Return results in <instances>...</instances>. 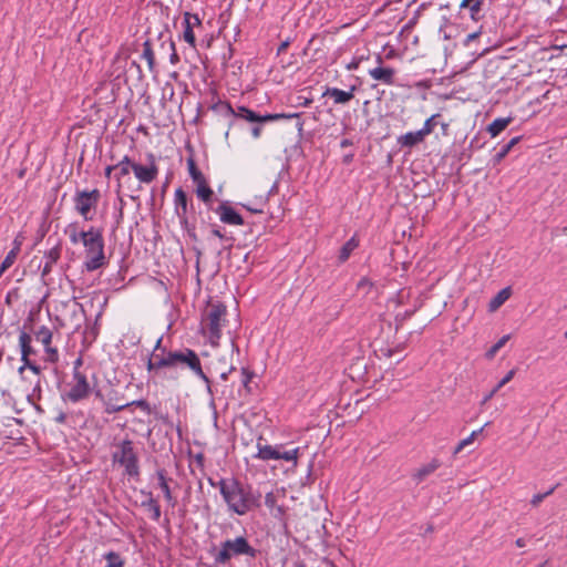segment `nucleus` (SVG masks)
Wrapping results in <instances>:
<instances>
[{"label":"nucleus","instance_id":"obj_10","mask_svg":"<svg viewBox=\"0 0 567 567\" xmlns=\"http://www.w3.org/2000/svg\"><path fill=\"white\" fill-rule=\"evenodd\" d=\"M262 437H259L257 441V454L256 457L261 461H269V460H284L286 462H291L293 466L298 465V460L301 453L300 447H296L292 450H289L282 454H278L277 450L272 445L268 444H261Z\"/></svg>","mask_w":567,"mask_h":567},{"label":"nucleus","instance_id":"obj_56","mask_svg":"<svg viewBox=\"0 0 567 567\" xmlns=\"http://www.w3.org/2000/svg\"><path fill=\"white\" fill-rule=\"evenodd\" d=\"M515 544L517 547H524L526 545V542L524 538H517Z\"/></svg>","mask_w":567,"mask_h":567},{"label":"nucleus","instance_id":"obj_1","mask_svg":"<svg viewBox=\"0 0 567 567\" xmlns=\"http://www.w3.org/2000/svg\"><path fill=\"white\" fill-rule=\"evenodd\" d=\"M178 367L188 368L195 375L202 379L212 393L210 380L204 372L198 354L188 348L171 351L162 347V339H158L156 346L147 361V371L151 379H173L177 380L176 369Z\"/></svg>","mask_w":567,"mask_h":567},{"label":"nucleus","instance_id":"obj_35","mask_svg":"<svg viewBox=\"0 0 567 567\" xmlns=\"http://www.w3.org/2000/svg\"><path fill=\"white\" fill-rule=\"evenodd\" d=\"M187 167L193 181L200 179V177L204 176V174L198 169L196 162L193 157L187 158Z\"/></svg>","mask_w":567,"mask_h":567},{"label":"nucleus","instance_id":"obj_28","mask_svg":"<svg viewBox=\"0 0 567 567\" xmlns=\"http://www.w3.org/2000/svg\"><path fill=\"white\" fill-rule=\"evenodd\" d=\"M512 122L511 117L504 118L499 117L494 120L487 127V132L493 136H497L501 132H503Z\"/></svg>","mask_w":567,"mask_h":567},{"label":"nucleus","instance_id":"obj_31","mask_svg":"<svg viewBox=\"0 0 567 567\" xmlns=\"http://www.w3.org/2000/svg\"><path fill=\"white\" fill-rule=\"evenodd\" d=\"M35 338L38 341H40L44 347H48L51 344L52 341V332L48 327H41L35 332Z\"/></svg>","mask_w":567,"mask_h":567},{"label":"nucleus","instance_id":"obj_11","mask_svg":"<svg viewBox=\"0 0 567 567\" xmlns=\"http://www.w3.org/2000/svg\"><path fill=\"white\" fill-rule=\"evenodd\" d=\"M133 173L141 184H151L158 176V166L153 154L148 155V164L133 163Z\"/></svg>","mask_w":567,"mask_h":567},{"label":"nucleus","instance_id":"obj_61","mask_svg":"<svg viewBox=\"0 0 567 567\" xmlns=\"http://www.w3.org/2000/svg\"><path fill=\"white\" fill-rule=\"evenodd\" d=\"M233 370H234V368L231 367L228 372H223L221 375H220L221 379L226 380L227 377H228V373L231 372Z\"/></svg>","mask_w":567,"mask_h":567},{"label":"nucleus","instance_id":"obj_52","mask_svg":"<svg viewBox=\"0 0 567 567\" xmlns=\"http://www.w3.org/2000/svg\"><path fill=\"white\" fill-rule=\"evenodd\" d=\"M475 437L474 435H470L468 437L462 440L461 442L466 447L467 445L472 444L474 442Z\"/></svg>","mask_w":567,"mask_h":567},{"label":"nucleus","instance_id":"obj_41","mask_svg":"<svg viewBox=\"0 0 567 567\" xmlns=\"http://www.w3.org/2000/svg\"><path fill=\"white\" fill-rule=\"evenodd\" d=\"M45 258H47V261L54 265L60 258V248L54 247V248L50 249L47 252Z\"/></svg>","mask_w":567,"mask_h":567},{"label":"nucleus","instance_id":"obj_12","mask_svg":"<svg viewBox=\"0 0 567 567\" xmlns=\"http://www.w3.org/2000/svg\"><path fill=\"white\" fill-rule=\"evenodd\" d=\"M132 405L140 408L142 411L146 412L147 414H151V412H152L151 405L146 400H136V401H132V402H120L118 400L113 401L112 399H109L107 401L104 402V411L107 414H112V413L123 411L126 408H130Z\"/></svg>","mask_w":567,"mask_h":567},{"label":"nucleus","instance_id":"obj_45","mask_svg":"<svg viewBox=\"0 0 567 567\" xmlns=\"http://www.w3.org/2000/svg\"><path fill=\"white\" fill-rule=\"evenodd\" d=\"M509 152L511 150L506 147V145H504L503 148L495 155L496 162H501L502 159H504Z\"/></svg>","mask_w":567,"mask_h":567},{"label":"nucleus","instance_id":"obj_6","mask_svg":"<svg viewBox=\"0 0 567 567\" xmlns=\"http://www.w3.org/2000/svg\"><path fill=\"white\" fill-rule=\"evenodd\" d=\"M133 163L127 155L124 156L117 164H115V179H116V193L121 195V193L126 189L131 192L128 196L131 198H136L135 194H137L142 187L141 185L134 186L132 183V178L130 177V173L133 172Z\"/></svg>","mask_w":567,"mask_h":567},{"label":"nucleus","instance_id":"obj_2","mask_svg":"<svg viewBox=\"0 0 567 567\" xmlns=\"http://www.w3.org/2000/svg\"><path fill=\"white\" fill-rule=\"evenodd\" d=\"M68 234L72 244L82 243L85 256L84 267L87 271L97 270L106 264L101 228L90 227L87 230L79 231L76 226L71 225Z\"/></svg>","mask_w":567,"mask_h":567},{"label":"nucleus","instance_id":"obj_48","mask_svg":"<svg viewBox=\"0 0 567 567\" xmlns=\"http://www.w3.org/2000/svg\"><path fill=\"white\" fill-rule=\"evenodd\" d=\"M34 395H37L38 399H40V396H41V384H40V379L39 378L37 380L35 386L33 389L32 396H34Z\"/></svg>","mask_w":567,"mask_h":567},{"label":"nucleus","instance_id":"obj_17","mask_svg":"<svg viewBox=\"0 0 567 567\" xmlns=\"http://www.w3.org/2000/svg\"><path fill=\"white\" fill-rule=\"evenodd\" d=\"M295 117H299V114L298 113H292V114L276 113V114L259 115L256 112L248 109L243 120H246L248 122L266 123V122H274V121H278V120H289V118H295Z\"/></svg>","mask_w":567,"mask_h":567},{"label":"nucleus","instance_id":"obj_26","mask_svg":"<svg viewBox=\"0 0 567 567\" xmlns=\"http://www.w3.org/2000/svg\"><path fill=\"white\" fill-rule=\"evenodd\" d=\"M483 3L484 0H462L460 7L461 9H468L471 18L477 21L480 19Z\"/></svg>","mask_w":567,"mask_h":567},{"label":"nucleus","instance_id":"obj_22","mask_svg":"<svg viewBox=\"0 0 567 567\" xmlns=\"http://www.w3.org/2000/svg\"><path fill=\"white\" fill-rule=\"evenodd\" d=\"M425 136L419 130L416 132H409L404 135H401L398 138V143L403 147H413L424 141Z\"/></svg>","mask_w":567,"mask_h":567},{"label":"nucleus","instance_id":"obj_24","mask_svg":"<svg viewBox=\"0 0 567 567\" xmlns=\"http://www.w3.org/2000/svg\"><path fill=\"white\" fill-rule=\"evenodd\" d=\"M512 296L511 287L503 288L498 293L489 301L488 311L495 312L499 309Z\"/></svg>","mask_w":567,"mask_h":567},{"label":"nucleus","instance_id":"obj_9","mask_svg":"<svg viewBox=\"0 0 567 567\" xmlns=\"http://www.w3.org/2000/svg\"><path fill=\"white\" fill-rule=\"evenodd\" d=\"M90 393L91 385L86 375L75 367L72 381L69 383V390L64 393L63 399L75 403L89 398Z\"/></svg>","mask_w":567,"mask_h":567},{"label":"nucleus","instance_id":"obj_42","mask_svg":"<svg viewBox=\"0 0 567 567\" xmlns=\"http://www.w3.org/2000/svg\"><path fill=\"white\" fill-rule=\"evenodd\" d=\"M47 360L54 363L59 360V353L55 348L50 346L45 347Z\"/></svg>","mask_w":567,"mask_h":567},{"label":"nucleus","instance_id":"obj_59","mask_svg":"<svg viewBox=\"0 0 567 567\" xmlns=\"http://www.w3.org/2000/svg\"><path fill=\"white\" fill-rule=\"evenodd\" d=\"M288 45H289L288 42H282L280 44V47L278 48V52L280 53V52L285 51L288 48Z\"/></svg>","mask_w":567,"mask_h":567},{"label":"nucleus","instance_id":"obj_27","mask_svg":"<svg viewBox=\"0 0 567 567\" xmlns=\"http://www.w3.org/2000/svg\"><path fill=\"white\" fill-rule=\"evenodd\" d=\"M359 246V239L357 236L351 237L340 249L339 260L344 262L349 259L351 252Z\"/></svg>","mask_w":567,"mask_h":567},{"label":"nucleus","instance_id":"obj_4","mask_svg":"<svg viewBox=\"0 0 567 567\" xmlns=\"http://www.w3.org/2000/svg\"><path fill=\"white\" fill-rule=\"evenodd\" d=\"M257 549L254 548L244 536L226 539L220 543L218 547L210 549L214 563L218 567L230 566L231 560L240 556H247L255 559L257 557Z\"/></svg>","mask_w":567,"mask_h":567},{"label":"nucleus","instance_id":"obj_33","mask_svg":"<svg viewBox=\"0 0 567 567\" xmlns=\"http://www.w3.org/2000/svg\"><path fill=\"white\" fill-rule=\"evenodd\" d=\"M105 559L107 560V565L105 567H124L125 565L124 559L115 551H109L105 555Z\"/></svg>","mask_w":567,"mask_h":567},{"label":"nucleus","instance_id":"obj_29","mask_svg":"<svg viewBox=\"0 0 567 567\" xmlns=\"http://www.w3.org/2000/svg\"><path fill=\"white\" fill-rule=\"evenodd\" d=\"M157 477H158V485L161 487V489L163 491L164 493V496H165V499L172 505V506H175L176 504V499L173 497L172 495V492H171V488L168 486V483H167V480L165 477V472L164 471H158L157 472Z\"/></svg>","mask_w":567,"mask_h":567},{"label":"nucleus","instance_id":"obj_34","mask_svg":"<svg viewBox=\"0 0 567 567\" xmlns=\"http://www.w3.org/2000/svg\"><path fill=\"white\" fill-rule=\"evenodd\" d=\"M509 340V336L502 337L487 352L486 357L488 359H493L496 353L506 344V342Z\"/></svg>","mask_w":567,"mask_h":567},{"label":"nucleus","instance_id":"obj_16","mask_svg":"<svg viewBox=\"0 0 567 567\" xmlns=\"http://www.w3.org/2000/svg\"><path fill=\"white\" fill-rule=\"evenodd\" d=\"M174 203H175V213H176L177 217L179 218L182 226H184L186 228L188 226V220H187L188 199H187L186 193L182 188H177L175 190Z\"/></svg>","mask_w":567,"mask_h":567},{"label":"nucleus","instance_id":"obj_30","mask_svg":"<svg viewBox=\"0 0 567 567\" xmlns=\"http://www.w3.org/2000/svg\"><path fill=\"white\" fill-rule=\"evenodd\" d=\"M212 110L225 117H231L235 115V110L233 109L231 104L227 101H218L217 103L212 105Z\"/></svg>","mask_w":567,"mask_h":567},{"label":"nucleus","instance_id":"obj_50","mask_svg":"<svg viewBox=\"0 0 567 567\" xmlns=\"http://www.w3.org/2000/svg\"><path fill=\"white\" fill-rule=\"evenodd\" d=\"M251 134L255 138H258L261 134V127L260 126L252 127Z\"/></svg>","mask_w":567,"mask_h":567},{"label":"nucleus","instance_id":"obj_18","mask_svg":"<svg viewBox=\"0 0 567 567\" xmlns=\"http://www.w3.org/2000/svg\"><path fill=\"white\" fill-rule=\"evenodd\" d=\"M357 87L352 85L349 91H343L337 87H327L323 96H330L336 104H347L354 97Z\"/></svg>","mask_w":567,"mask_h":567},{"label":"nucleus","instance_id":"obj_5","mask_svg":"<svg viewBox=\"0 0 567 567\" xmlns=\"http://www.w3.org/2000/svg\"><path fill=\"white\" fill-rule=\"evenodd\" d=\"M227 309L220 303H208L200 320V332L213 347L218 346L221 337V328L226 322Z\"/></svg>","mask_w":567,"mask_h":567},{"label":"nucleus","instance_id":"obj_55","mask_svg":"<svg viewBox=\"0 0 567 567\" xmlns=\"http://www.w3.org/2000/svg\"><path fill=\"white\" fill-rule=\"evenodd\" d=\"M275 449L277 450L278 454H282V453L288 451V450H285V445L284 444L275 445Z\"/></svg>","mask_w":567,"mask_h":567},{"label":"nucleus","instance_id":"obj_3","mask_svg":"<svg viewBox=\"0 0 567 567\" xmlns=\"http://www.w3.org/2000/svg\"><path fill=\"white\" fill-rule=\"evenodd\" d=\"M212 485L219 488L229 509L238 515H245L258 506V499L251 489L235 478L220 480L217 484L212 483Z\"/></svg>","mask_w":567,"mask_h":567},{"label":"nucleus","instance_id":"obj_44","mask_svg":"<svg viewBox=\"0 0 567 567\" xmlns=\"http://www.w3.org/2000/svg\"><path fill=\"white\" fill-rule=\"evenodd\" d=\"M171 49L173 51L172 54H171V58H169L171 63L172 64H177L179 62V56H178V54L176 52L175 43L173 41L171 42Z\"/></svg>","mask_w":567,"mask_h":567},{"label":"nucleus","instance_id":"obj_38","mask_svg":"<svg viewBox=\"0 0 567 567\" xmlns=\"http://www.w3.org/2000/svg\"><path fill=\"white\" fill-rule=\"evenodd\" d=\"M19 252L10 250L2 261V269H9L16 261Z\"/></svg>","mask_w":567,"mask_h":567},{"label":"nucleus","instance_id":"obj_51","mask_svg":"<svg viewBox=\"0 0 567 567\" xmlns=\"http://www.w3.org/2000/svg\"><path fill=\"white\" fill-rule=\"evenodd\" d=\"M53 264H50L49 261H45V265L42 270V275L45 276L51 271Z\"/></svg>","mask_w":567,"mask_h":567},{"label":"nucleus","instance_id":"obj_47","mask_svg":"<svg viewBox=\"0 0 567 567\" xmlns=\"http://www.w3.org/2000/svg\"><path fill=\"white\" fill-rule=\"evenodd\" d=\"M247 110L248 109L246 106H238L237 110H235V115H233L231 117L244 118Z\"/></svg>","mask_w":567,"mask_h":567},{"label":"nucleus","instance_id":"obj_53","mask_svg":"<svg viewBox=\"0 0 567 567\" xmlns=\"http://www.w3.org/2000/svg\"><path fill=\"white\" fill-rule=\"evenodd\" d=\"M464 449H465V446H464V445H463V443L460 441V442H458V444L455 446L453 454H454V455H457V454H458V453H461Z\"/></svg>","mask_w":567,"mask_h":567},{"label":"nucleus","instance_id":"obj_58","mask_svg":"<svg viewBox=\"0 0 567 567\" xmlns=\"http://www.w3.org/2000/svg\"><path fill=\"white\" fill-rule=\"evenodd\" d=\"M66 420V415L64 413H61L58 417H56V422L59 423H64Z\"/></svg>","mask_w":567,"mask_h":567},{"label":"nucleus","instance_id":"obj_57","mask_svg":"<svg viewBox=\"0 0 567 567\" xmlns=\"http://www.w3.org/2000/svg\"><path fill=\"white\" fill-rule=\"evenodd\" d=\"M212 234H213L214 236L218 237V238H224V235H223V234H221V231H220L219 229H217V228H214V229L212 230Z\"/></svg>","mask_w":567,"mask_h":567},{"label":"nucleus","instance_id":"obj_46","mask_svg":"<svg viewBox=\"0 0 567 567\" xmlns=\"http://www.w3.org/2000/svg\"><path fill=\"white\" fill-rule=\"evenodd\" d=\"M22 243H23V237L21 235H18L13 240V248L11 250L20 252Z\"/></svg>","mask_w":567,"mask_h":567},{"label":"nucleus","instance_id":"obj_36","mask_svg":"<svg viewBox=\"0 0 567 567\" xmlns=\"http://www.w3.org/2000/svg\"><path fill=\"white\" fill-rule=\"evenodd\" d=\"M144 506L148 507V509L153 514V519L158 520L161 517V507L156 499L150 498L147 502L144 503Z\"/></svg>","mask_w":567,"mask_h":567},{"label":"nucleus","instance_id":"obj_64","mask_svg":"<svg viewBox=\"0 0 567 567\" xmlns=\"http://www.w3.org/2000/svg\"><path fill=\"white\" fill-rule=\"evenodd\" d=\"M310 103H311V100H306V101H305V103H303V105H305V106H307V105H309Z\"/></svg>","mask_w":567,"mask_h":567},{"label":"nucleus","instance_id":"obj_14","mask_svg":"<svg viewBox=\"0 0 567 567\" xmlns=\"http://www.w3.org/2000/svg\"><path fill=\"white\" fill-rule=\"evenodd\" d=\"M284 498V493L277 492H269L265 496V505L270 512V515L275 517L276 519L284 520L286 515V508L284 505L278 504L279 498Z\"/></svg>","mask_w":567,"mask_h":567},{"label":"nucleus","instance_id":"obj_40","mask_svg":"<svg viewBox=\"0 0 567 567\" xmlns=\"http://www.w3.org/2000/svg\"><path fill=\"white\" fill-rule=\"evenodd\" d=\"M30 369L37 377L40 375L41 369L34 364L31 360L24 361L23 365L19 368V372L22 373L24 369Z\"/></svg>","mask_w":567,"mask_h":567},{"label":"nucleus","instance_id":"obj_7","mask_svg":"<svg viewBox=\"0 0 567 567\" xmlns=\"http://www.w3.org/2000/svg\"><path fill=\"white\" fill-rule=\"evenodd\" d=\"M113 461L124 466L127 475L137 476L140 474L138 458L132 441L125 440L117 446L113 453Z\"/></svg>","mask_w":567,"mask_h":567},{"label":"nucleus","instance_id":"obj_20","mask_svg":"<svg viewBox=\"0 0 567 567\" xmlns=\"http://www.w3.org/2000/svg\"><path fill=\"white\" fill-rule=\"evenodd\" d=\"M441 466V462L437 458H432L429 463L423 464L419 468H416L413 474L412 478L417 484L422 483L427 476L433 474L439 467Z\"/></svg>","mask_w":567,"mask_h":567},{"label":"nucleus","instance_id":"obj_43","mask_svg":"<svg viewBox=\"0 0 567 567\" xmlns=\"http://www.w3.org/2000/svg\"><path fill=\"white\" fill-rule=\"evenodd\" d=\"M243 375H244L243 384H244L245 388H248V384L251 381V379L254 377V373L244 368L243 369Z\"/></svg>","mask_w":567,"mask_h":567},{"label":"nucleus","instance_id":"obj_63","mask_svg":"<svg viewBox=\"0 0 567 567\" xmlns=\"http://www.w3.org/2000/svg\"><path fill=\"white\" fill-rule=\"evenodd\" d=\"M8 269H2V264L0 265V277L7 271Z\"/></svg>","mask_w":567,"mask_h":567},{"label":"nucleus","instance_id":"obj_39","mask_svg":"<svg viewBox=\"0 0 567 567\" xmlns=\"http://www.w3.org/2000/svg\"><path fill=\"white\" fill-rule=\"evenodd\" d=\"M553 492L554 488H550L546 493L534 495L533 498L530 499L532 506L537 507L547 496L551 495Z\"/></svg>","mask_w":567,"mask_h":567},{"label":"nucleus","instance_id":"obj_62","mask_svg":"<svg viewBox=\"0 0 567 567\" xmlns=\"http://www.w3.org/2000/svg\"><path fill=\"white\" fill-rule=\"evenodd\" d=\"M393 354V350L389 349L385 353L386 357H391Z\"/></svg>","mask_w":567,"mask_h":567},{"label":"nucleus","instance_id":"obj_19","mask_svg":"<svg viewBox=\"0 0 567 567\" xmlns=\"http://www.w3.org/2000/svg\"><path fill=\"white\" fill-rule=\"evenodd\" d=\"M196 185V195L197 197L205 203L208 207L212 206L214 199V192L209 187L205 176L200 177V179L193 181Z\"/></svg>","mask_w":567,"mask_h":567},{"label":"nucleus","instance_id":"obj_54","mask_svg":"<svg viewBox=\"0 0 567 567\" xmlns=\"http://www.w3.org/2000/svg\"><path fill=\"white\" fill-rule=\"evenodd\" d=\"M112 172H115V165H110L105 168V176L109 178Z\"/></svg>","mask_w":567,"mask_h":567},{"label":"nucleus","instance_id":"obj_37","mask_svg":"<svg viewBox=\"0 0 567 567\" xmlns=\"http://www.w3.org/2000/svg\"><path fill=\"white\" fill-rule=\"evenodd\" d=\"M439 116V114L432 115L430 118H427L423 125V127L420 130L424 136L430 135L436 125L435 118Z\"/></svg>","mask_w":567,"mask_h":567},{"label":"nucleus","instance_id":"obj_8","mask_svg":"<svg viewBox=\"0 0 567 567\" xmlns=\"http://www.w3.org/2000/svg\"><path fill=\"white\" fill-rule=\"evenodd\" d=\"M100 199L101 193L99 189L76 192L74 208L85 220H92Z\"/></svg>","mask_w":567,"mask_h":567},{"label":"nucleus","instance_id":"obj_32","mask_svg":"<svg viewBox=\"0 0 567 567\" xmlns=\"http://www.w3.org/2000/svg\"><path fill=\"white\" fill-rule=\"evenodd\" d=\"M143 58L147 61L150 70L155 66V55L150 41H145L143 44Z\"/></svg>","mask_w":567,"mask_h":567},{"label":"nucleus","instance_id":"obj_13","mask_svg":"<svg viewBox=\"0 0 567 567\" xmlns=\"http://www.w3.org/2000/svg\"><path fill=\"white\" fill-rule=\"evenodd\" d=\"M202 21L197 14H193L189 12L184 13L183 19V39L186 41L192 48L196 47V38L194 33V28L200 27Z\"/></svg>","mask_w":567,"mask_h":567},{"label":"nucleus","instance_id":"obj_25","mask_svg":"<svg viewBox=\"0 0 567 567\" xmlns=\"http://www.w3.org/2000/svg\"><path fill=\"white\" fill-rule=\"evenodd\" d=\"M516 374V369L509 370L505 377L484 396L481 404H486L504 385H506Z\"/></svg>","mask_w":567,"mask_h":567},{"label":"nucleus","instance_id":"obj_15","mask_svg":"<svg viewBox=\"0 0 567 567\" xmlns=\"http://www.w3.org/2000/svg\"><path fill=\"white\" fill-rule=\"evenodd\" d=\"M215 212L223 223L228 225H244L243 217L227 203H221Z\"/></svg>","mask_w":567,"mask_h":567},{"label":"nucleus","instance_id":"obj_60","mask_svg":"<svg viewBox=\"0 0 567 567\" xmlns=\"http://www.w3.org/2000/svg\"><path fill=\"white\" fill-rule=\"evenodd\" d=\"M484 427H481L480 430H475L471 433V435H474V437L476 439L482 432H483Z\"/></svg>","mask_w":567,"mask_h":567},{"label":"nucleus","instance_id":"obj_23","mask_svg":"<svg viewBox=\"0 0 567 567\" xmlns=\"http://www.w3.org/2000/svg\"><path fill=\"white\" fill-rule=\"evenodd\" d=\"M32 338L25 331H22L19 336V343L21 347V360L22 362L30 360V355L34 354L35 351L31 346Z\"/></svg>","mask_w":567,"mask_h":567},{"label":"nucleus","instance_id":"obj_21","mask_svg":"<svg viewBox=\"0 0 567 567\" xmlns=\"http://www.w3.org/2000/svg\"><path fill=\"white\" fill-rule=\"evenodd\" d=\"M369 75L377 81L382 82L386 85L394 84L395 70L392 68H374L369 71Z\"/></svg>","mask_w":567,"mask_h":567},{"label":"nucleus","instance_id":"obj_49","mask_svg":"<svg viewBox=\"0 0 567 567\" xmlns=\"http://www.w3.org/2000/svg\"><path fill=\"white\" fill-rule=\"evenodd\" d=\"M520 137L517 136V137H514L512 138L507 144H506V147H508L509 150H512L518 142H519Z\"/></svg>","mask_w":567,"mask_h":567}]
</instances>
